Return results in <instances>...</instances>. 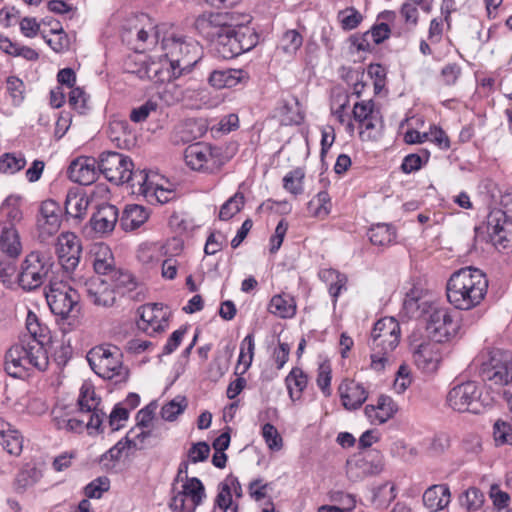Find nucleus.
I'll list each match as a JSON object with an SVG mask.
<instances>
[{
  "instance_id": "c03bdc74",
  "label": "nucleus",
  "mask_w": 512,
  "mask_h": 512,
  "mask_svg": "<svg viewBox=\"0 0 512 512\" xmlns=\"http://www.w3.org/2000/svg\"><path fill=\"white\" fill-rule=\"evenodd\" d=\"M285 383L291 400L295 401L294 389L298 393L297 399L300 398L301 393L307 386L308 378L301 368L294 367L286 376Z\"/></svg>"
},
{
  "instance_id": "052dcab7",
  "label": "nucleus",
  "mask_w": 512,
  "mask_h": 512,
  "mask_svg": "<svg viewBox=\"0 0 512 512\" xmlns=\"http://www.w3.org/2000/svg\"><path fill=\"white\" fill-rule=\"evenodd\" d=\"M338 18L341 21L344 30H352L358 27L363 17L361 13L354 7H350L338 13Z\"/></svg>"
},
{
  "instance_id": "393cba45",
  "label": "nucleus",
  "mask_w": 512,
  "mask_h": 512,
  "mask_svg": "<svg viewBox=\"0 0 512 512\" xmlns=\"http://www.w3.org/2000/svg\"><path fill=\"white\" fill-rule=\"evenodd\" d=\"M44 475V465L39 462H27L17 472L14 488L18 493H24L40 482Z\"/></svg>"
},
{
  "instance_id": "f704fd0d",
  "label": "nucleus",
  "mask_w": 512,
  "mask_h": 512,
  "mask_svg": "<svg viewBox=\"0 0 512 512\" xmlns=\"http://www.w3.org/2000/svg\"><path fill=\"white\" fill-rule=\"evenodd\" d=\"M133 168L128 169L123 184L127 183L133 194L149 197L153 183L149 181L148 174L144 170H134Z\"/></svg>"
},
{
  "instance_id": "39448f33",
  "label": "nucleus",
  "mask_w": 512,
  "mask_h": 512,
  "mask_svg": "<svg viewBox=\"0 0 512 512\" xmlns=\"http://www.w3.org/2000/svg\"><path fill=\"white\" fill-rule=\"evenodd\" d=\"M77 405L81 414L79 418H65L59 408L53 410L57 428L78 433L86 430L88 434L93 435L96 430V426H93V418L96 415V391L92 380L83 382Z\"/></svg>"
},
{
  "instance_id": "69168bd1",
  "label": "nucleus",
  "mask_w": 512,
  "mask_h": 512,
  "mask_svg": "<svg viewBox=\"0 0 512 512\" xmlns=\"http://www.w3.org/2000/svg\"><path fill=\"white\" fill-rule=\"evenodd\" d=\"M331 367L328 363H321L318 368L317 385L324 394L329 397L331 395Z\"/></svg>"
},
{
  "instance_id": "0e129e2a",
  "label": "nucleus",
  "mask_w": 512,
  "mask_h": 512,
  "mask_svg": "<svg viewBox=\"0 0 512 512\" xmlns=\"http://www.w3.org/2000/svg\"><path fill=\"white\" fill-rule=\"evenodd\" d=\"M379 110H375L374 102L372 100L369 101H361L357 102L353 107V118L359 124L364 120H367L372 115L377 113Z\"/></svg>"
},
{
  "instance_id": "f3484780",
  "label": "nucleus",
  "mask_w": 512,
  "mask_h": 512,
  "mask_svg": "<svg viewBox=\"0 0 512 512\" xmlns=\"http://www.w3.org/2000/svg\"><path fill=\"white\" fill-rule=\"evenodd\" d=\"M384 467L382 454L375 449L368 450L348 460L346 473L350 480L356 482L368 476L378 475Z\"/></svg>"
},
{
  "instance_id": "bb28decb",
  "label": "nucleus",
  "mask_w": 512,
  "mask_h": 512,
  "mask_svg": "<svg viewBox=\"0 0 512 512\" xmlns=\"http://www.w3.org/2000/svg\"><path fill=\"white\" fill-rule=\"evenodd\" d=\"M249 74L243 69L213 70L208 78L209 84L216 89L233 88L240 83H245Z\"/></svg>"
},
{
  "instance_id": "338daca9",
  "label": "nucleus",
  "mask_w": 512,
  "mask_h": 512,
  "mask_svg": "<svg viewBox=\"0 0 512 512\" xmlns=\"http://www.w3.org/2000/svg\"><path fill=\"white\" fill-rule=\"evenodd\" d=\"M158 105L156 102L148 100L142 105L135 107L130 112V120L134 123L144 122L151 112L156 111Z\"/></svg>"
},
{
  "instance_id": "4d7b16f0",
  "label": "nucleus",
  "mask_w": 512,
  "mask_h": 512,
  "mask_svg": "<svg viewBox=\"0 0 512 512\" xmlns=\"http://www.w3.org/2000/svg\"><path fill=\"white\" fill-rule=\"evenodd\" d=\"M254 350V335L248 334L241 342L240 354L238 359V363L244 365L243 372H245L251 366L254 357Z\"/></svg>"
},
{
  "instance_id": "20e7f679",
  "label": "nucleus",
  "mask_w": 512,
  "mask_h": 512,
  "mask_svg": "<svg viewBox=\"0 0 512 512\" xmlns=\"http://www.w3.org/2000/svg\"><path fill=\"white\" fill-rule=\"evenodd\" d=\"M165 51L164 59H160L162 69L168 72L167 83L188 74L197 64V45L187 42L183 37L170 36L162 40Z\"/></svg>"
},
{
  "instance_id": "e2e57ef3",
  "label": "nucleus",
  "mask_w": 512,
  "mask_h": 512,
  "mask_svg": "<svg viewBox=\"0 0 512 512\" xmlns=\"http://www.w3.org/2000/svg\"><path fill=\"white\" fill-rule=\"evenodd\" d=\"M128 417L129 409L122 407L120 404L115 405L108 418L111 431H117L122 428Z\"/></svg>"
},
{
  "instance_id": "ea45409f",
  "label": "nucleus",
  "mask_w": 512,
  "mask_h": 512,
  "mask_svg": "<svg viewBox=\"0 0 512 512\" xmlns=\"http://www.w3.org/2000/svg\"><path fill=\"white\" fill-rule=\"evenodd\" d=\"M148 219V212L140 205H129L123 212L121 225L124 230H135Z\"/></svg>"
},
{
  "instance_id": "79ce46f5",
  "label": "nucleus",
  "mask_w": 512,
  "mask_h": 512,
  "mask_svg": "<svg viewBox=\"0 0 512 512\" xmlns=\"http://www.w3.org/2000/svg\"><path fill=\"white\" fill-rule=\"evenodd\" d=\"M483 492L477 487H469L459 496V503L468 512L480 510L484 504Z\"/></svg>"
},
{
  "instance_id": "2eb2a0df",
  "label": "nucleus",
  "mask_w": 512,
  "mask_h": 512,
  "mask_svg": "<svg viewBox=\"0 0 512 512\" xmlns=\"http://www.w3.org/2000/svg\"><path fill=\"white\" fill-rule=\"evenodd\" d=\"M125 72L135 74L140 79H148L154 83H165L169 74L162 69L159 61H148L143 51H133L123 63Z\"/></svg>"
},
{
  "instance_id": "6e6552de",
  "label": "nucleus",
  "mask_w": 512,
  "mask_h": 512,
  "mask_svg": "<svg viewBox=\"0 0 512 512\" xmlns=\"http://www.w3.org/2000/svg\"><path fill=\"white\" fill-rule=\"evenodd\" d=\"M480 376L489 386H506L512 382V353L500 349L488 353L481 363Z\"/></svg>"
},
{
  "instance_id": "f257e3e1",
  "label": "nucleus",
  "mask_w": 512,
  "mask_h": 512,
  "mask_svg": "<svg viewBox=\"0 0 512 512\" xmlns=\"http://www.w3.org/2000/svg\"><path fill=\"white\" fill-rule=\"evenodd\" d=\"M248 15L235 12L202 14L195 28L209 43L213 53L222 59H233L253 49L258 43L257 33L246 25Z\"/></svg>"
},
{
  "instance_id": "bf43d9fd",
  "label": "nucleus",
  "mask_w": 512,
  "mask_h": 512,
  "mask_svg": "<svg viewBox=\"0 0 512 512\" xmlns=\"http://www.w3.org/2000/svg\"><path fill=\"white\" fill-rule=\"evenodd\" d=\"M6 88L14 105H20L24 100L25 85L16 76H9L6 80Z\"/></svg>"
},
{
  "instance_id": "4c0bfd02",
  "label": "nucleus",
  "mask_w": 512,
  "mask_h": 512,
  "mask_svg": "<svg viewBox=\"0 0 512 512\" xmlns=\"http://www.w3.org/2000/svg\"><path fill=\"white\" fill-rule=\"evenodd\" d=\"M271 314L280 318H292L296 313V303L289 294L274 295L268 305Z\"/></svg>"
},
{
  "instance_id": "5fc2aeb1",
  "label": "nucleus",
  "mask_w": 512,
  "mask_h": 512,
  "mask_svg": "<svg viewBox=\"0 0 512 512\" xmlns=\"http://www.w3.org/2000/svg\"><path fill=\"white\" fill-rule=\"evenodd\" d=\"M328 498L345 512H352L356 507L355 496L342 490L329 491Z\"/></svg>"
},
{
  "instance_id": "4468645a",
  "label": "nucleus",
  "mask_w": 512,
  "mask_h": 512,
  "mask_svg": "<svg viewBox=\"0 0 512 512\" xmlns=\"http://www.w3.org/2000/svg\"><path fill=\"white\" fill-rule=\"evenodd\" d=\"M45 296L51 311L62 318H67L78 305L76 290L63 281L50 280Z\"/></svg>"
},
{
  "instance_id": "f03ea898",
  "label": "nucleus",
  "mask_w": 512,
  "mask_h": 512,
  "mask_svg": "<svg viewBox=\"0 0 512 512\" xmlns=\"http://www.w3.org/2000/svg\"><path fill=\"white\" fill-rule=\"evenodd\" d=\"M26 328L30 338L12 346L5 356V370L15 378L22 377L32 368L45 371L49 366V358L44 348V343L49 340V328L41 324L32 312L27 315Z\"/></svg>"
},
{
  "instance_id": "b1692460",
  "label": "nucleus",
  "mask_w": 512,
  "mask_h": 512,
  "mask_svg": "<svg viewBox=\"0 0 512 512\" xmlns=\"http://www.w3.org/2000/svg\"><path fill=\"white\" fill-rule=\"evenodd\" d=\"M342 405L347 410H357L368 398L365 387L354 380L345 379L338 388Z\"/></svg>"
},
{
  "instance_id": "9b49d317",
  "label": "nucleus",
  "mask_w": 512,
  "mask_h": 512,
  "mask_svg": "<svg viewBox=\"0 0 512 512\" xmlns=\"http://www.w3.org/2000/svg\"><path fill=\"white\" fill-rule=\"evenodd\" d=\"M426 331L429 337L436 343H442L454 337L459 329V324L454 320L449 308L433 303L424 317Z\"/></svg>"
},
{
  "instance_id": "423d86ee",
  "label": "nucleus",
  "mask_w": 512,
  "mask_h": 512,
  "mask_svg": "<svg viewBox=\"0 0 512 512\" xmlns=\"http://www.w3.org/2000/svg\"><path fill=\"white\" fill-rule=\"evenodd\" d=\"M400 325L393 317H384L378 320L372 331L369 341L371 348V367L380 371L388 361L387 355L392 352L400 341Z\"/></svg>"
},
{
  "instance_id": "473e14b6",
  "label": "nucleus",
  "mask_w": 512,
  "mask_h": 512,
  "mask_svg": "<svg viewBox=\"0 0 512 512\" xmlns=\"http://www.w3.org/2000/svg\"><path fill=\"white\" fill-rule=\"evenodd\" d=\"M0 252L17 257L21 252V243L15 227L0 222Z\"/></svg>"
},
{
  "instance_id": "49530a36",
  "label": "nucleus",
  "mask_w": 512,
  "mask_h": 512,
  "mask_svg": "<svg viewBox=\"0 0 512 512\" xmlns=\"http://www.w3.org/2000/svg\"><path fill=\"white\" fill-rule=\"evenodd\" d=\"M303 44L302 35L295 29L283 33L278 49L288 56H294Z\"/></svg>"
},
{
  "instance_id": "09e8293b",
  "label": "nucleus",
  "mask_w": 512,
  "mask_h": 512,
  "mask_svg": "<svg viewBox=\"0 0 512 512\" xmlns=\"http://www.w3.org/2000/svg\"><path fill=\"white\" fill-rule=\"evenodd\" d=\"M330 196L326 191H320L308 202V210L315 217H325L330 213Z\"/></svg>"
},
{
  "instance_id": "412c9836",
  "label": "nucleus",
  "mask_w": 512,
  "mask_h": 512,
  "mask_svg": "<svg viewBox=\"0 0 512 512\" xmlns=\"http://www.w3.org/2000/svg\"><path fill=\"white\" fill-rule=\"evenodd\" d=\"M56 252L59 262L66 271L74 270L80 260L81 245L78 237L72 232H64L58 237Z\"/></svg>"
},
{
  "instance_id": "5701e85b",
  "label": "nucleus",
  "mask_w": 512,
  "mask_h": 512,
  "mask_svg": "<svg viewBox=\"0 0 512 512\" xmlns=\"http://www.w3.org/2000/svg\"><path fill=\"white\" fill-rule=\"evenodd\" d=\"M68 177L80 185H92L96 181V158L80 156L74 159L68 167Z\"/></svg>"
},
{
  "instance_id": "774afa93",
  "label": "nucleus",
  "mask_w": 512,
  "mask_h": 512,
  "mask_svg": "<svg viewBox=\"0 0 512 512\" xmlns=\"http://www.w3.org/2000/svg\"><path fill=\"white\" fill-rule=\"evenodd\" d=\"M209 454L210 446L206 442L200 441L192 444L188 450L187 456L190 462L196 464L207 460Z\"/></svg>"
},
{
  "instance_id": "cd10ccee",
  "label": "nucleus",
  "mask_w": 512,
  "mask_h": 512,
  "mask_svg": "<svg viewBox=\"0 0 512 512\" xmlns=\"http://www.w3.org/2000/svg\"><path fill=\"white\" fill-rule=\"evenodd\" d=\"M397 412V405L390 396L381 395L376 405H367L364 409L371 424H383Z\"/></svg>"
},
{
  "instance_id": "680f3d73",
  "label": "nucleus",
  "mask_w": 512,
  "mask_h": 512,
  "mask_svg": "<svg viewBox=\"0 0 512 512\" xmlns=\"http://www.w3.org/2000/svg\"><path fill=\"white\" fill-rule=\"evenodd\" d=\"M262 436L271 450H280L283 446L282 438L274 425L266 423L262 427Z\"/></svg>"
},
{
  "instance_id": "1a4fd4ad",
  "label": "nucleus",
  "mask_w": 512,
  "mask_h": 512,
  "mask_svg": "<svg viewBox=\"0 0 512 512\" xmlns=\"http://www.w3.org/2000/svg\"><path fill=\"white\" fill-rule=\"evenodd\" d=\"M475 233L476 237L486 233L488 240L496 247L512 248V218L502 212V209L490 211L486 222L475 227Z\"/></svg>"
},
{
  "instance_id": "c756f323",
  "label": "nucleus",
  "mask_w": 512,
  "mask_h": 512,
  "mask_svg": "<svg viewBox=\"0 0 512 512\" xmlns=\"http://www.w3.org/2000/svg\"><path fill=\"white\" fill-rule=\"evenodd\" d=\"M138 314V329L150 336L163 332L168 325L165 315H162L159 319L152 307L141 306L138 308Z\"/></svg>"
},
{
  "instance_id": "dca6fc26",
  "label": "nucleus",
  "mask_w": 512,
  "mask_h": 512,
  "mask_svg": "<svg viewBox=\"0 0 512 512\" xmlns=\"http://www.w3.org/2000/svg\"><path fill=\"white\" fill-rule=\"evenodd\" d=\"M136 282L127 272L114 271L106 277H98V305L111 307L116 301V294L121 290H134Z\"/></svg>"
},
{
  "instance_id": "72a5a7b5",
  "label": "nucleus",
  "mask_w": 512,
  "mask_h": 512,
  "mask_svg": "<svg viewBox=\"0 0 512 512\" xmlns=\"http://www.w3.org/2000/svg\"><path fill=\"white\" fill-rule=\"evenodd\" d=\"M98 349L102 351V354L100 355V371H98V377L109 379L121 366L119 350L117 347L104 348L102 346H98Z\"/></svg>"
},
{
  "instance_id": "7c9ffc66",
  "label": "nucleus",
  "mask_w": 512,
  "mask_h": 512,
  "mask_svg": "<svg viewBox=\"0 0 512 512\" xmlns=\"http://www.w3.org/2000/svg\"><path fill=\"white\" fill-rule=\"evenodd\" d=\"M414 362L417 367L425 372H433L437 369L440 356L437 345L423 343L413 354Z\"/></svg>"
},
{
  "instance_id": "e433bc0d",
  "label": "nucleus",
  "mask_w": 512,
  "mask_h": 512,
  "mask_svg": "<svg viewBox=\"0 0 512 512\" xmlns=\"http://www.w3.org/2000/svg\"><path fill=\"white\" fill-rule=\"evenodd\" d=\"M400 17L404 22L402 27L393 28V35L401 37L403 34L413 31L418 25L419 11L418 6L412 2L405 1L399 11Z\"/></svg>"
},
{
  "instance_id": "7ed1b4c3",
  "label": "nucleus",
  "mask_w": 512,
  "mask_h": 512,
  "mask_svg": "<svg viewBox=\"0 0 512 512\" xmlns=\"http://www.w3.org/2000/svg\"><path fill=\"white\" fill-rule=\"evenodd\" d=\"M488 280L482 270L465 267L454 272L446 286L449 303L459 310H470L485 298Z\"/></svg>"
},
{
  "instance_id": "13d9d810",
  "label": "nucleus",
  "mask_w": 512,
  "mask_h": 512,
  "mask_svg": "<svg viewBox=\"0 0 512 512\" xmlns=\"http://www.w3.org/2000/svg\"><path fill=\"white\" fill-rule=\"evenodd\" d=\"M215 508L218 507L222 512H228L231 508V512L238 511V504H233L232 494L229 491L227 485H219V491L215 498Z\"/></svg>"
},
{
  "instance_id": "6ab92c4d",
  "label": "nucleus",
  "mask_w": 512,
  "mask_h": 512,
  "mask_svg": "<svg viewBox=\"0 0 512 512\" xmlns=\"http://www.w3.org/2000/svg\"><path fill=\"white\" fill-rule=\"evenodd\" d=\"M62 209L60 205L48 199L42 202L37 217L38 236L42 241L48 240L55 235L61 226Z\"/></svg>"
},
{
  "instance_id": "6e6d98bb",
  "label": "nucleus",
  "mask_w": 512,
  "mask_h": 512,
  "mask_svg": "<svg viewBox=\"0 0 512 512\" xmlns=\"http://www.w3.org/2000/svg\"><path fill=\"white\" fill-rule=\"evenodd\" d=\"M89 100V95L81 87H75L69 93V104L79 114H85L87 110L91 109V106L88 105Z\"/></svg>"
},
{
  "instance_id": "a211bd4d",
  "label": "nucleus",
  "mask_w": 512,
  "mask_h": 512,
  "mask_svg": "<svg viewBox=\"0 0 512 512\" xmlns=\"http://www.w3.org/2000/svg\"><path fill=\"white\" fill-rule=\"evenodd\" d=\"M134 167L133 162L118 152H102L98 159V176L116 185L123 184L129 168Z\"/></svg>"
},
{
  "instance_id": "c85d7f7f",
  "label": "nucleus",
  "mask_w": 512,
  "mask_h": 512,
  "mask_svg": "<svg viewBox=\"0 0 512 512\" xmlns=\"http://www.w3.org/2000/svg\"><path fill=\"white\" fill-rule=\"evenodd\" d=\"M423 504L432 512L446 508L451 501V493L447 484L432 485L427 488L422 497Z\"/></svg>"
},
{
  "instance_id": "a19ab883",
  "label": "nucleus",
  "mask_w": 512,
  "mask_h": 512,
  "mask_svg": "<svg viewBox=\"0 0 512 512\" xmlns=\"http://www.w3.org/2000/svg\"><path fill=\"white\" fill-rule=\"evenodd\" d=\"M368 237L373 245L388 246L396 240V230L392 225L378 223L368 231Z\"/></svg>"
},
{
  "instance_id": "37998d69",
  "label": "nucleus",
  "mask_w": 512,
  "mask_h": 512,
  "mask_svg": "<svg viewBox=\"0 0 512 512\" xmlns=\"http://www.w3.org/2000/svg\"><path fill=\"white\" fill-rule=\"evenodd\" d=\"M383 119L380 111L372 115L367 120L360 123V137L362 140H376L381 136L383 129Z\"/></svg>"
},
{
  "instance_id": "a878e982",
  "label": "nucleus",
  "mask_w": 512,
  "mask_h": 512,
  "mask_svg": "<svg viewBox=\"0 0 512 512\" xmlns=\"http://www.w3.org/2000/svg\"><path fill=\"white\" fill-rule=\"evenodd\" d=\"M96 197L95 189L89 193L69 190L65 199V212L73 218L82 220L87 214L89 205Z\"/></svg>"
},
{
  "instance_id": "603ef678",
  "label": "nucleus",
  "mask_w": 512,
  "mask_h": 512,
  "mask_svg": "<svg viewBox=\"0 0 512 512\" xmlns=\"http://www.w3.org/2000/svg\"><path fill=\"white\" fill-rule=\"evenodd\" d=\"M186 407V398L182 396H177L176 398L162 406L160 414L164 420L174 421L178 417V415L184 412Z\"/></svg>"
},
{
  "instance_id": "864d4df0",
  "label": "nucleus",
  "mask_w": 512,
  "mask_h": 512,
  "mask_svg": "<svg viewBox=\"0 0 512 512\" xmlns=\"http://www.w3.org/2000/svg\"><path fill=\"white\" fill-rule=\"evenodd\" d=\"M304 177L305 173L301 168H296L288 172L283 178L284 189L294 195L301 194L303 192Z\"/></svg>"
},
{
  "instance_id": "de8ad7c7",
  "label": "nucleus",
  "mask_w": 512,
  "mask_h": 512,
  "mask_svg": "<svg viewBox=\"0 0 512 512\" xmlns=\"http://www.w3.org/2000/svg\"><path fill=\"white\" fill-rule=\"evenodd\" d=\"M26 165V159L21 154L5 153L0 157V172L4 174H15Z\"/></svg>"
},
{
  "instance_id": "c9c22d12",
  "label": "nucleus",
  "mask_w": 512,
  "mask_h": 512,
  "mask_svg": "<svg viewBox=\"0 0 512 512\" xmlns=\"http://www.w3.org/2000/svg\"><path fill=\"white\" fill-rule=\"evenodd\" d=\"M118 208L109 203H98V234H110L118 221Z\"/></svg>"
},
{
  "instance_id": "3c124183",
  "label": "nucleus",
  "mask_w": 512,
  "mask_h": 512,
  "mask_svg": "<svg viewBox=\"0 0 512 512\" xmlns=\"http://www.w3.org/2000/svg\"><path fill=\"white\" fill-rule=\"evenodd\" d=\"M245 198L240 192L235 193L230 197L220 208V220L227 221L236 215L244 206Z\"/></svg>"
},
{
  "instance_id": "4be33fe9",
  "label": "nucleus",
  "mask_w": 512,
  "mask_h": 512,
  "mask_svg": "<svg viewBox=\"0 0 512 512\" xmlns=\"http://www.w3.org/2000/svg\"><path fill=\"white\" fill-rule=\"evenodd\" d=\"M154 409L155 407L148 405L137 412L136 426L130 429L125 436L129 448L142 449L140 446L143 444L144 439L151 436V431H145L144 428H147L152 421Z\"/></svg>"
},
{
  "instance_id": "a18cd8bd",
  "label": "nucleus",
  "mask_w": 512,
  "mask_h": 512,
  "mask_svg": "<svg viewBox=\"0 0 512 512\" xmlns=\"http://www.w3.org/2000/svg\"><path fill=\"white\" fill-rule=\"evenodd\" d=\"M115 269L114 257L109 246L98 242V277H106L113 274Z\"/></svg>"
},
{
  "instance_id": "aec40b11",
  "label": "nucleus",
  "mask_w": 512,
  "mask_h": 512,
  "mask_svg": "<svg viewBox=\"0 0 512 512\" xmlns=\"http://www.w3.org/2000/svg\"><path fill=\"white\" fill-rule=\"evenodd\" d=\"M146 20H149L148 15L141 13L129 19L122 28L121 39L133 51L145 50L150 32L154 29L151 23L148 29L143 25Z\"/></svg>"
},
{
  "instance_id": "58836bf2",
  "label": "nucleus",
  "mask_w": 512,
  "mask_h": 512,
  "mask_svg": "<svg viewBox=\"0 0 512 512\" xmlns=\"http://www.w3.org/2000/svg\"><path fill=\"white\" fill-rule=\"evenodd\" d=\"M22 198L16 195L8 196L1 205L0 217L5 219L8 226H15L20 223L23 218Z\"/></svg>"
},
{
  "instance_id": "0eeeda50",
  "label": "nucleus",
  "mask_w": 512,
  "mask_h": 512,
  "mask_svg": "<svg viewBox=\"0 0 512 512\" xmlns=\"http://www.w3.org/2000/svg\"><path fill=\"white\" fill-rule=\"evenodd\" d=\"M184 161L194 171L216 174L229 161L222 147L197 142L184 150Z\"/></svg>"
},
{
  "instance_id": "8fccbe9b",
  "label": "nucleus",
  "mask_w": 512,
  "mask_h": 512,
  "mask_svg": "<svg viewBox=\"0 0 512 512\" xmlns=\"http://www.w3.org/2000/svg\"><path fill=\"white\" fill-rule=\"evenodd\" d=\"M51 33L50 37L43 36V38L53 51L63 53L70 48V39L62 27L52 28Z\"/></svg>"
},
{
  "instance_id": "9d476101",
  "label": "nucleus",
  "mask_w": 512,
  "mask_h": 512,
  "mask_svg": "<svg viewBox=\"0 0 512 512\" xmlns=\"http://www.w3.org/2000/svg\"><path fill=\"white\" fill-rule=\"evenodd\" d=\"M205 497V488L201 480L185 476L180 490L175 484L172 485L169 507L175 512H195Z\"/></svg>"
},
{
  "instance_id": "2f4dec72",
  "label": "nucleus",
  "mask_w": 512,
  "mask_h": 512,
  "mask_svg": "<svg viewBox=\"0 0 512 512\" xmlns=\"http://www.w3.org/2000/svg\"><path fill=\"white\" fill-rule=\"evenodd\" d=\"M422 291L412 288L406 293L403 309L410 318L425 317L434 302L425 300L421 296Z\"/></svg>"
},
{
  "instance_id": "f8f14e48",
  "label": "nucleus",
  "mask_w": 512,
  "mask_h": 512,
  "mask_svg": "<svg viewBox=\"0 0 512 512\" xmlns=\"http://www.w3.org/2000/svg\"><path fill=\"white\" fill-rule=\"evenodd\" d=\"M481 387L474 381L454 386L447 394V404L454 411L479 414L485 408Z\"/></svg>"
},
{
  "instance_id": "ddd939ff",
  "label": "nucleus",
  "mask_w": 512,
  "mask_h": 512,
  "mask_svg": "<svg viewBox=\"0 0 512 512\" xmlns=\"http://www.w3.org/2000/svg\"><path fill=\"white\" fill-rule=\"evenodd\" d=\"M50 259L40 252H31L21 264L18 274L19 285L27 291L40 287L51 270Z\"/></svg>"
}]
</instances>
